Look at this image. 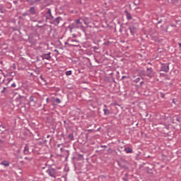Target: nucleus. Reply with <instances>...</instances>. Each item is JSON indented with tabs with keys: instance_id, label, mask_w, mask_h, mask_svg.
Wrapping results in <instances>:
<instances>
[{
	"instance_id": "obj_1",
	"label": "nucleus",
	"mask_w": 181,
	"mask_h": 181,
	"mask_svg": "<svg viewBox=\"0 0 181 181\" xmlns=\"http://www.w3.org/2000/svg\"><path fill=\"white\" fill-rule=\"evenodd\" d=\"M68 29H69L71 33L74 30V29H81V30L84 31V26L83 25V23H81L80 18H78L76 20L74 23L69 24Z\"/></svg>"
},
{
	"instance_id": "obj_2",
	"label": "nucleus",
	"mask_w": 181,
	"mask_h": 181,
	"mask_svg": "<svg viewBox=\"0 0 181 181\" xmlns=\"http://www.w3.org/2000/svg\"><path fill=\"white\" fill-rule=\"evenodd\" d=\"M46 173L48 174L49 177H53L54 179H56L57 176V170L53 168L52 167H48L46 170Z\"/></svg>"
},
{
	"instance_id": "obj_3",
	"label": "nucleus",
	"mask_w": 181,
	"mask_h": 181,
	"mask_svg": "<svg viewBox=\"0 0 181 181\" xmlns=\"http://www.w3.org/2000/svg\"><path fill=\"white\" fill-rule=\"evenodd\" d=\"M29 103L33 105V107H35L36 105V103H37V98L35 95L30 96L29 98Z\"/></svg>"
},
{
	"instance_id": "obj_4",
	"label": "nucleus",
	"mask_w": 181,
	"mask_h": 181,
	"mask_svg": "<svg viewBox=\"0 0 181 181\" xmlns=\"http://www.w3.org/2000/svg\"><path fill=\"white\" fill-rule=\"evenodd\" d=\"M45 18H46L47 20L53 21L54 17L52 15V10L50 8L47 9V11L45 14Z\"/></svg>"
},
{
	"instance_id": "obj_5",
	"label": "nucleus",
	"mask_w": 181,
	"mask_h": 181,
	"mask_svg": "<svg viewBox=\"0 0 181 181\" xmlns=\"http://www.w3.org/2000/svg\"><path fill=\"white\" fill-rule=\"evenodd\" d=\"M160 71L168 73V71H169V64H163L160 67Z\"/></svg>"
},
{
	"instance_id": "obj_6",
	"label": "nucleus",
	"mask_w": 181,
	"mask_h": 181,
	"mask_svg": "<svg viewBox=\"0 0 181 181\" xmlns=\"http://www.w3.org/2000/svg\"><path fill=\"white\" fill-rule=\"evenodd\" d=\"M146 73H147V76L149 77L150 78H152V77L155 76V74L153 73V69L152 68H147Z\"/></svg>"
},
{
	"instance_id": "obj_7",
	"label": "nucleus",
	"mask_w": 181,
	"mask_h": 181,
	"mask_svg": "<svg viewBox=\"0 0 181 181\" xmlns=\"http://www.w3.org/2000/svg\"><path fill=\"white\" fill-rule=\"evenodd\" d=\"M46 0H33L31 1L32 5H41L42 4H45Z\"/></svg>"
},
{
	"instance_id": "obj_8",
	"label": "nucleus",
	"mask_w": 181,
	"mask_h": 181,
	"mask_svg": "<svg viewBox=\"0 0 181 181\" xmlns=\"http://www.w3.org/2000/svg\"><path fill=\"white\" fill-rule=\"evenodd\" d=\"M61 20H62V18L60 17H57L55 19L53 18V20H51L52 21L51 23H52L55 26H57V25H59L60 23Z\"/></svg>"
},
{
	"instance_id": "obj_9",
	"label": "nucleus",
	"mask_w": 181,
	"mask_h": 181,
	"mask_svg": "<svg viewBox=\"0 0 181 181\" xmlns=\"http://www.w3.org/2000/svg\"><path fill=\"white\" fill-rule=\"evenodd\" d=\"M51 53H47V54H43L41 55V58L42 60H50L52 59V57L50 56Z\"/></svg>"
},
{
	"instance_id": "obj_10",
	"label": "nucleus",
	"mask_w": 181,
	"mask_h": 181,
	"mask_svg": "<svg viewBox=\"0 0 181 181\" xmlns=\"http://www.w3.org/2000/svg\"><path fill=\"white\" fill-rule=\"evenodd\" d=\"M129 29L130 30L131 35H132L133 36L134 35H135V33H136V28L135 26H130Z\"/></svg>"
},
{
	"instance_id": "obj_11",
	"label": "nucleus",
	"mask_w": 181,
	"mask_h": 181,
	"mask_svg": "<svg viewBox=\"0 0 181 181\" xmlns=\"http://www.w3.org/2000/svg\"><path fill=\"white\" fill-rule=\"evenodd\" d=\"M124 13H126L127 21H131V19H132V16H131V13H129L128 11L125 10Z\"/></svg>"
},
{
	"instance_id": "obj_12",
	"label": "nucleus",
	"mask_w": 181,
	"mask_h": 181,
	"mask_svg": "<svg viewBox=\"0 0 181 181\" xmlns=\"http://www.w3.org/2000/svg\"><path fill=\"white\" fill-rule=\"evenodd\" d=\"M23 153L24 155H29V146L28 144H26L24 147Z\"/></svg>"
},
{
	"instance_id": "obj_13",
	"label": "nucleus",
	"mask_w": 181,
	"mask_h": 181,
	"mask_svg": "<svg viewBox=\"0 0 181 181\" xmlns=\"http://www.w3.org/2000/svg\"><path fill=\"white\" fill-rule=\"evenodd\" d=\"M0 165H2L3 166L8 167L9 166L10 163L6 160H3Z\"/></svg>"
},
{
	"instance_id": "obj_14",
	"label": "nucleus",
	"mask_w": 181,
	"mask_h": 181,
	"mask_svg": "<svg viewBox=\"0 0 181 181\" xmlns=\"http://www.w3.org/2000/svg\"><path fill=\"white\" fill-rule=\"evenodd\" d=\"M124 152H126V153H132V148H131V147H126L124 148Z\"/></svg>"
},
{
	"instance_id": "obj_15",
	"label": "nucleus",
	"mask_w": 181,
	"mask_h": 181,
	"mask_svg": "<svg viewBox=\"0 0 181 181\" xmlns=\"http://www.w3.org/2000/svg\"><path fill=\"white\" fill-rule=\"evenodd\" d=\"M30 13H31V15H35L36 14V9H35V7H30Z\"/></svg>"
},
{
	"instance_id": "obj_16",
	"label": "nucleus",
	"mask_w": 181,
	"mask_h": 181,
	"mask_svg": "<svg viewBox=\"0 0 181 181\" xmlns=\"http://www.w3.org/2000/svg\"><path fill=\"white\" fill-rule=\"evenodd\" d=\"M141 78H142V77L138 76L137 78L133 80V83H139L141 81Z\"/></svg>"
},
{
	"instance_id": "obj_17",
	"label": "nucleus",
	"mask_w": 181,
	"mask_h": 181,
	"mask_svg": "<svg viewBox=\"0 0 181 181\" xmlns=\"http://www.w3.org/2000/svg\"><path fill=\"white\" fill-rule=\"evenodd\" d=\"M22 98H23V96H19L18 98H16V102L19 103V104L22 103Z\"/></svg>"
},
{
	"instance_id": "obj_18",
	"label": "nucleus",
	"mask_w": 181,
	"mask_h": 181,
	"mask_svg": "<svg viewBox=\"0 0 181 181\" xmlns=\"http://www.w3.org/2000/svg\"><path fill=\"white\" fill-rule=\"evenodd\" d=\"M104 115H110V110L108 109H103Z\"/></svg>"
},
{
	"instance_id": "obj_19",
	"label": "nucleus",
	"mask_w": 181,
	"mask_h": 181,
	"mask_svg": "<svg viewBox=\"0 0 181 181\" xmlns=\"http://www.w3.org/2000/svg\"><path fill=\"white\" fill-rule=\"evenodd\" d=\"M65 45H69V46H70L71 47H78L80 46L79 45L69 44L67 42H65Z\"/></svg>"
},
{
	"instance_id": "obj_20",
	"label": "nucleus",
	"mask_w": 181,
	"mask_h": 181,
	"mask_svg": "<svg viewBox=\"0 0 181 181\" xmlns=\"http://www.w3.org/2000/svg\"><path fill=\"white\" fill-rule=\"evenodd\" d=\"M68 138H69L71 141H74V135L73 134H69Z\"/></svg>"
},
{
	"instance_id": "obj_21",
	"label": "nucleus",
	"mask_w": 181,
	"mask_h": 181,
	"mask_svg": "<svg viewBox=\"0 0 181 181\" xmlns=\"http://www.w3.org/2000/svg\"><path fill=\"white\" fill-rule=\"evenodd\" d=\"M55 101H56V103H57V104H60V103H62V100H60L59 98H56V99H55Z\"/></svg>"
},
{
	"instance_id": "obj_22",
	"label": "nucleus",
	"mask_w": 181,
	"mask_h": 181,
	"mask_svg": "<svg viewBox=\"0 0 181 181\" xmlns=\"http://www.w3.org/2000/svg\"><path fill=\"white\" fill-rule=\"evenodd\" d=\"M66 76H71V71H67L66 72Z\"/></svg>"
},
{
	"instance_id": "obj_23",
	"label": "nucleus",
	"mask_w": 181,
	"mask_h": 181,
	"mask_svg": "<svg viewBox=\"0 0 181 181\" xmlns=\"http://www.w3.org/2000/svg\"><path fill=\"white\" fill-rule=\"evenodd\" d=\"M25 160H28V162H30L32 160V158L25 157L24 158Z\"/></svg>"
},
{
	"instance_id": "obj_24",
	"label": "nucleus",
	"mask_w": 181,
	"mask_h": 181,
	"mask_svg": "<svg viewBox=\"0 0 181 181\" xmlns=\"http://www.w3.org/2000/svg\"><path fill=\"white\" fill-rule=\"evenodd\" d=\"M69 40H70V42H76V43H78V40H77L69 39Z\"/></svg>"
},
{
	"instance_id": "obj_25",
	"label": "nucleus",
	"mask_w": 181,
	"mask_h": 181,
	"mask_svg": "<svg viewBox=\"0 0 181 181\" xmlns=\"http://www.w3.org/2000/svg\"><path fill=\"white\" fill-rule=\"evenodd\" d=\"M5 90H6V87H4V88H3V90L1 91V94H4V93H5Z\"/></svg>"
},
{
	"instance_id": "obj_26",
	"label": "nucleus",
	"mask_w": 181,
	"mask_h": 181,
	"mask_svg": "<svg viewBox=\"0 0 181 181\" xmlns=\"http://www.w3.org/2000/svg\"><path fill=\"white\" fill-rule=\"evenodd\" d=\"M78 158H80L81 159H83L84 158V156L83 154H79Z\"/></svg>"
},
{
	"instance_id": "obj_27",
	"label": "nucleus",
	"mask_w": 181,
	"mask_h": 181,
	"mask_svg": "<svg viewBox=\"0 0 181 181\" xmlns=\"http://www.w3.org/2000/svg\"><path fill=\"white\" fill-rule=\"evenodd\" d=\"M46 168H47V165H45L44 166H41V169H42V170H44V169H46Z\"/></svg>"
},
{
	"instance_id": "obj_28",
	"label": "nucleus",
	"mask_w": 181,
	"mask_h": 181,
	"mask_svg": "<svg viewBox=\"0 0 181 181\" xmlns=\"http://www.w3.org/2000/svg\"><path fill=\"white\" fill-rule=\"evenodd\" d=\"M92 49H93L94 50H98V47H93Z\"/></svg>"
},
{
	"instance_id": "obj_29",
	"label": "nucleus",
	"mask_w": 181,
	"mask_h": 181,
	"mask_svg": "<svg viewBox=\"0 0 181 181\" xmlns=\"http://www.w3.org/2000/svg\"><path fill=\"white\" fill-rule=\"evenodd\" d=\"M176 121H177L178 122H180V117H177Z\"/></svg>"
},
{
	"instance_id": "obj_30",
	"label": "nucleus",
	"mask_w": 181,
	"mask_h": 181,
	"mask_svg": "<svg viewBox=\"0 0 181 181\" xmlns=\"http://www.w3.org/2000/svg\"><path fill=\"white\" fill-rule=\"evenodd\" d=\"M2 144H4V140L0 139V145H2Z\"/></svg>"
},
{
	"instance_id": "obj_31",
	"label": "nucleus",
	"mask_w": 181,
	"mask_h": 181,
	"mask_svg": "<svg viewBox=\"0 0 181 181\" xmlns=\"http://www.w3.org/2000/svg\"><path fill=\"white\" fill-rule=\"evenodd\" d=\"M11 87H16V83H13L11 85Z\"/></svg>"
},
{
	"instance_id": "obj_32",
	"label": "nucleus",
	"mask_w": 181,
	"mask_h": 181,
	"mask_svg": "<svg viewBox=\"0 0 181 181\" xmlns=\"http://www.w3.org/2000/svg\"><path fill=\"white\" fill-rule=\"evenodd\" d=\"M72 36H73V37H77V35H76V34H72Z\"/></svg>"
},
{
	"instance_id": "obj_33",
	"label": "nucleus",
	"mask_w": 181,
	"mask_h": 181,
	"mask_svg": "<svg viewBox=\"0 0 181 181\" xmlns=\"http://www.w3.org/2000/svg\"><path fill=\"white\" fill-rule=\"evenodd\" d=\"M143 84H144V81H141L140 82V86H143Z\"/></svg>"
},
{
	"instance_id": "obj_34",
	"label": "nucleus",
	"mask_w": 181,
	"mask_h": 181,
	"mask_svg": "<svg viewBox=\"0 0 181 181\" xmlns=\"http://www.w3.org/2000/svg\"><path fill=\"white\" fill-rule=\"evenodd\" d=\"M159 23H162V20H160L158 21V24L159 25Z\"/></svg>"
},
{
	"instance_id": "obj_35",
	"label": "nucleus",
	"mask_w": 181,
	"mask_h": 181,
	"mask_svg": "<svg viewBox=\"0 0 181 181\" xmlns=\"http://www.w3.org/2000/svg\"><path fill=\"white\" fill-rule=\"evenodd\" d=\"M124 78H127V76H123L122 77V79L124 80Z\"/></svg>"
},
{
	"instance_id": "obj_36",
	"label": "nucleus",
	"mask_w": 181,
	"mask_h": 181,
	"mask_svg": "<svg viewBox=\"0 0 181 181\" xmlns=\"http://www.w3.org/2000/svg\"><path fill=\"white\" fill-rule=\"evenodd\" d=\"M117 151H118V152H119V153H122V151H121V149H120V148H117Z\"/></svg>"
},
{
	"instance_id": "obj_37",
	"label": "nucleus",
	"mask_w": 181,
	"mask_h": 181,
	"mask_svg": "<svg viewBox=\"0 0 181 181\" xmlns=\"http://www.w3.org/2000/svg\"><path fill=\"white\" fill-rule=\"evenodd\" d=\"M95 62H96V63H100L97 59L95 58Z\"/></svg>"
},
{
	"instance_id": "obj_38",
	"label": "nucleus",
	"mask_w": 181,
	"mask_h": 181,
	"mask_svg": "<svg viewBox=\"0 0 181 181\" xmlns=\"http://www.w3.org/2000/svg\"><path fill=\"white\" fill-rule=\"evenodd\" d=\"M23 15V16H26L27 13H24Z\"/></svg>"
},
{
	"instance_id": "obj_39",
	"label": "nucleus",
	"mask_w": 181,
	"mask_h": 181,
	"mask_svg": "<svg viewBox=\"0 0 181 181\" xmlns=\"http://www.w3.org/2000/svg\"><path fill=\"white\" fill-rule=\"evenodd\" d=\"M60 151H61V152H63V148H60Z\"/></svg>"
},
{
	"instance_id": "obj_40",
	"label": "nucleus",
	"mask_w": 181,
	"mask_h": 181,
	"mask_svg": "<svg viewBox=\"0 0 181 181\" xmlns=\"http://www.w3.org/2000/svg\"><path fill=\"white\" fill-rule=\"evenodd\" d=\"M13 3H14V4H18V1H14Z\"/></svg>"
},
{
	"instance_id": "obj_41",
	"label": "nucleus",
	"mask_w": 181,
	"mask_h": 181,
	"mask_svg": "<svg viewBox=\"0 0 181 181\" xmlns=\"http://www.w3.org/2000/svg\"><path fill=\"white\" fill-rule=\"evenodd\" d=\"M178 46H179L180 47H181V43H179V44H178Z\"/></svg>"
},
{
	"instance_id": "obj_42",
	"label": "nucleus",
	"mask_w": 181,
	"mask_h": 181,
	"mask_svg": "<svg viewBox=\"0 0 181 181\" xmlns=\"http://www.w3.org/2000/svg\"><path fill=\"white\" fill-rule=\"evenodd\" d=\"M60 145H61V144H58V145H57V148H60Z\"/></svg>"
},
{
	"instance_id": "obj_43",
	"label": "nucleus",
	"mask_w": 181,
	"mask_h": 181,
	"mask_svg": "<svg viewBox=\"0 0 181 181\" xmlns=\"http://www.w3.org/2000/svg\"><path fill=\"white\" fill-rule=\"evenodd\" d=\"M136 76H133V78H136Z\"/></svg>"
},
{
	"instance_id": "obj_44",
	"label": "nucleus",
	"mask_w": 181,
	"mask_h": 181,
	"mask_svg": "<svg viewBox=\"0 0 181 181\" xmlns=\"http://www.w3.org/2000/svg\"><path fill=\"white\" fill-rule=\"evenodd\" d=\"M49 136H50L49 135H47V138H49Z\"/></svg>"
},
{
	"instance_id": "obj_45",
	"label": "nucleus",
	"mask_w": 181,
	"mask_h": 181,
	"mask_svg": "<svg viewBox=\"0 0 181 181\" xmlns=\"http://www.w3.org/2000/svg\"><path fill=\"white\" fill-rule=\"evenodd\" d=\"M142 74L144 75V71H141Z\"/></svg>"
},
{
	"instance_id": "obj_46",
	"label": "nucleus",
	"mask_w": 181,
	"mask_h": 181,
	"mask_svg": "<svg viewBox=\"0 0 181 181\" xmlns=\"http://www.w3.org/2000/svg\"><path fill=\"white\" fill-rule=\"evenodd\" d=\"M2 127V128H5V126H1Z\"/></svg>"
},
{
	"instance_id": "obj_47",
	"label": "nucleus",
	"mask_w": 181,
	"mask_h": 181,
	"mask_svg": "<svg viewBox=\"0 0 181 181\" xmlns=\"http://www.w3.org/2000/svg\"><path fill=\"white\" fill-rule=\"evenodd\" d=\"M124 181H127V179H124Z\"/></svg>"
},
{
	"instance_id": "obj_48",
	"label": "nucleus",
	"mask_w": 181,
	"mask_h": 181,
	"mask_svg": "<svg viewBox=\"0 0 181 181\" xmlns=\"http://www.w3.org/2000/svg\"><path fill=\"white\" fill-rule=\"evenodd\" d=\"M49 98H47V101H48Z\"/></svg>"
},
{
	"instance_id": "obj_49",
	"label": "nucleus",
	"mask_w": 181,
	"mask_h": 181,
	"mask_svg": "<svg viewBox=\"0 0 181 181\" xmlns=\"http://www.w3.org/2000/svg\"><path fill=\"white\" fill-rule=\"evenodd\" d=\"M49 98H47V101H48Z\"/></svg>"
},
{
	"instance_id": "obj_50",
	"label": "nucleus",
	"mask_w": 181,
	"mask_h": 181,
	"mask_svg": "<svg viewBox=\"0 0 181 181\" xmlns=\"http://www.w3.org/2000/svg\"><path fill=\"white\" fill-rule=\"evenodd\" d=\"M104 107H107V105H105Z\"/></svg>"
},
{
	"instance_id": "obj_51",
	"label": "nucleus",
	"mask_w": 181,
	"mask_h": 181,
	"mask_svg": "<svg viewBox=\"0 0 181 181\" xmlns=\"http://www.w3.org/2000/svg\"><path fill=\"white\" fill-rule=\"evenodd\" d=\"M43 179H44V180H45V179H46V178L44 177Z\"/></svg>"
}]
</instances>
